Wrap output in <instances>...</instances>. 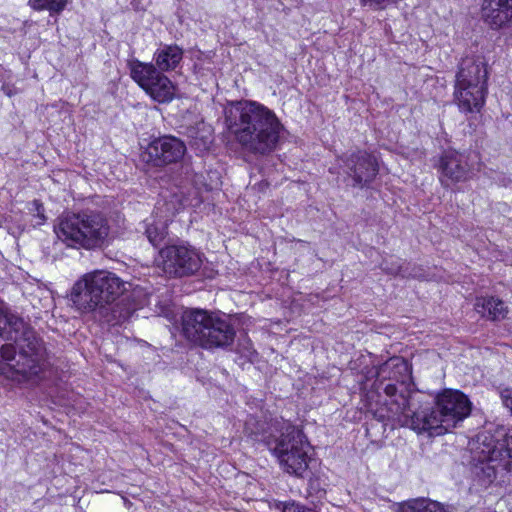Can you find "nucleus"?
<instances>
[{
    "instance_id": "obj_1",
    "label": "nucleus",
    "mask_w": 512,
    "mask_h": 512,
    "mask_svg": "<svg viewBox=\"0 0 512 512\" xmlns=\"http://www.w3.org/2000/svg\"><path fill=\"white\" fill-rule=\"evenodd\" d=\"M406 364L400 358H392L382 364L377 370L375 381L376 390H383L390 398L391 413L397 417L403 426H408L417 433H428L429 436L443 435L455 428L471 412L469 399L460 391L444 390L438 394L434 406L422 408L409 414V393L404 384L399 387L392 382L396 379L392 369L406 370Z\"/></svg>"
},
{
    "instance_id": "obj_2",
    "label": "nucleus",
    "mask_w": 512,
    "mask_h": 512,
    "mask_svg": "<svg viewBox=\"0 0 512 512\" xmlns=\"http://www.w3.org/2000/svg\"><path fill=\"white\" fill-rule=\"evenodd\" d=\"M226 125L242 148L267 155L277 148L283 125L276 114L262 104L239 101L226 112Z\"/></svg>"
},
{
    "instance_id": "obj_3",
    "label": "nucleus",
    "mask_w": 512,
    "mask_h": 512,
    "mask_svg": "<svg viewBox=\"0 0 512 512\" xmlns=\"http://www.w3.org/2000/svg\"><path fill=\"white\" fill-rule=\"evenodd\" d=\"M0 336L14 341L19 347L16 358V349L13 344H5L0 349V355L17 375L30 380L40 375L45 368L46 349L43 342L36 336L20 317L0 309Z\"/></svg>"
},
{
    "instance_id": "obj_4",
    "label": "nucleus",
    "mask_w": 512,
    "mask_h": 512,
    "mask_svg": "<svg viewBox=\"0 0 512 512\" xmlns=\"http://www.w3.org/2000/svg\"><path fill=\"white\" fill-rule=\"evenodd\" d=\"M54 231L69 247L94 250L108 245L111 227L104 213L87 209L63 213L58 217Z\"/></svg>"
},
{
    "instance_id": "obj_5",
    "label": "nucleus",
    "mask_w": 512,
    "mask_h": 512,
    "mask_svg": "<svg viewBox=\"0 0 512 512\" xmlns=\"http://www.w3.org/2000/svg\"><path fill=\"white\" fill-rule=\"evenodd\" d=\"M285 472L304 477L308 469L309 443L303 432L290 421L274 419L271 432L262 438Z\"/></svg>"
},
{
    "instance_id": "obj_6",
    "label": "nucleus",
    "mask_w": 512,
    "mask_h": 512,
    "mask_svg": "<svg viewBox=\"0 0 512 512\" xmlns=\"http://www.w3.org/2000/svg\"><path fill=\"white\" fill-rule=\"evenodd\" d=\"M182 334L205 349L226 348L233 344V325L215 313L203 309L185 310L181 317Z\"/></svg>"
},
{
    "instance_id": "obj_7",
    "label": "nucleus",
    "mask_w": 512,
    "mask_h": 512,
    "mask_svg": "<svg viewBox=\"0 0 512 512\" xmlns=\"http://www.w3.org/2000/svg\"><path fill=\"white\" fill-rule=\"evenodd\" d=\"M125 290V283L116 274L96 270L74 284L71 301L80 311H93L113 303Z\"/></svg>"
},
{
    "instance_id": "obj_8",
    "label": "nucleus",
    "mask_w": 512,
    "mask_h": 512,
    "mask_svg": "<svg viewBox=\"0 0 512 512\" xmlns=\"http://www.w3.org/2000/svg\"><path fill=\"white\" fill-rule=\"evenodd\" d=\"M487 93V70L481 58L462 60L456 74L454 99L463 113L479 112Z\"/></svg>"
},
{
    "instance_id": "obj_9",
    "label": "nucleus",
    "mask_w": 512,
    "mask_h": 512,
    "mask_svg": "<svg viewBox=\"0 0 512 512\" xmlns=\"http://www.w3.org/2000/svg\"><path fill=\"white\" fill-rule=\"evenodd\" d=\"M482 454L476 465V475L484 485L496 480L505 483L512 479V436L498 440Z\"/></svg>"
},
{
    "instance_id": "obj_10",
    "label": "nucleus",
    "mask_w": 512,
    "mask_h": 512,
    "mask_svg": "<svg viewBox=\"0 0 512 512\" xmlns=\"http://www.w3.org/2000/svg\"><path fill=\"white\" fill-rule=\"evenodd\" d=\"M131 78L156 102L169 103L176 94L173 82L158 71L153 63L133 59L128 62Z\"/></svg>"
},
{
    "instance_id": "obj_11",
    "label": "nucleus",
    "mask_w": 512,
    "mask_h": 512,
    "mask_svg": "<svg viewBox=\"0 0 512 512\" xmlns=\"http://www.w3.org/2000/svg\"><path fill=\"white\" fill-rule=\"evenodd\" d=\"M202 255L187 245H167L160 249L155 263L169 277L195 274L202 265Z\"/></svg>"
},
{
    "instance_id": "obj_12",
    "label": "nucleus",
    "mask_w": 512,
    "mask_h": 512,
    "mask_svg": "<svg viewBox=\"0 0 512 512\" xmlns=\"http://www.w3.org/2000/svg\"><path fill=\"white\" fill-rule=\"evenodd\" d=\"M439 168L441 171L440 180L444 185H448V182L467 181L473 175L470 154L456 150L444 151L440 158Z\"/></svg>"
},
{
    "instance_id": "obj_13",
    "label": "nucleus",
    "mask_w": 512,
    "mask_h": 512,
    "mask_svg": "<svg viewBox=\"0 0 512 512\" xmlns=\"http://www.w3.org/2000/svg\"><path fill=\"white\" fill-rule=\"evenodd\" d=\"M343 162L347 167L348 176L352 178L356 187L367 186L379 171L376 158L365 151L354 152L343 159Z\"/></svg>"
},
{
    "instance_id": "obj_14",
    "label": "nucleus",
    "mask_w": 512,
    "mask_h": 512,
    "mask_svg": "<svg viewBox=\"0 0 512 512\" xmlns=\"http://www.w3.org/2000/svg\"><path fill=\"white\" fill-rule=\"evenodd\" d=\"M185 151L186 146L181 140L173 136H163L152 141L145 154L147 162L161 166L179 161Z\"/></svg>"
},
{
    "instance_id": "obj_15",
    "label": "nucleus",
    "mask_w": 512,
    "mask_h": 512,
    "mask_svg": "<svg viewBox=\"0 0 512 512\" xmlns=\"http://www.w3.org/2000/svg\"><path fill=\"white\" fill-rule=\"evenodd\" d=\"M482 17L492 27H501L512 19V0H484Z\"/></svg>"
},
{
    "instance_id": "obj_16",
    "label": "nucleus",
    "mask_w": 512,
    "mask_h": 512,
    "mask_svg": "<svg viewBox=\"0 0 512 512\" xmlns=\"http://www.w3.org/2000/svg\"><path fill=\"white\" fill-rule=\"evenodd\" d=\"M168 210V204L158 203L155 218L151 222L145 223V234L149 242L155 247L162 243L168 235L167 223L169 216L166 215V211Z\"/></svg>"
},
{
    "instance_id": "obj_17",
    "label": "nucleus",
    "mask_w": 512,
    "mask_h": 512,
    "mask_svg": "<svg viewBox=\"0 0 512 512\" xmlns=\"http://www.w3.org/2000/svg\"><path fill=\"white\" fill-rule=\"evenodd\" d=\"M183 59V49L176 44H162L154 52L153 64L160 72L175 70Z\"/></svg>"
},
{
    "instance_id": "obj_18",
    "label": "nucleus",
    "mask_w": 512,
    "mask_h": 512,
    "mask_svg": "<svg viewBox=\"0 0 512 512\" xmlns=\"http://www.w3.org/2000/svg\"><path fill=\"white\" fill-rule=\"evenodd\" d=\"M395 512H450V506L430 498L418 497L398 503Z\"/></svg>"
},
{
    "instance_id": "obj_19",
    "label": "nucleus",
    "mask_w": 512,
    "mask_h": 512,
    "mask_svg": "<svg viewBox=\"0 0 512 512\" xmlns=\"http://www.w3.org/2000/svg\"><path fill=\"white\" fill-rule=\"evenodd\" d=\"M475 306L478 313L494 321L504 319L508 313L505 303L494 297L479 298Z\"/></svg>"
},
{
    "instance_id": "obj_20",
    "label": "nucleus",
    "mask_w": 512,
    "mask_h": 512,
    "mask_svg": "<svg viewBox=\"0 0 512 512\" xmlns=\"http://www.w3.org/2000/svg\"><path fill=\"white\" fill-rule=\"evenodd\" d=\"M187 135L190 138V145L199 151L207 150L212 143L211 129L204 123L188 128Z\"/></svg>"
},
{
    "instance_id": "obj_21",
    "label": "nucleus",
    "mask_w": 512,
    "mask_h": 512,
    "mask_svg": "<svg viewBox=\"0 0 512 512\" xmlns=\"http://www.w3.org/2000/svg\"><path fill=\"white\" fill-rule=\"evenodd\" d=\"M264 426V423H261L254 417H249L245 422L244 432L252 440L263 443L262 438H264V435H269L271 432V422L268 424L267 428Z\"/></svg>"
},
{
    "instance_id": "obj_22",
    "label": "nucleus",
    "mask_w": 512,
    "mask_h": 512,
    "mask_svg": "<svg viewBox=\"0 0 512 512\" xmlns=\"http://www.w3.org/2000/svg\"><path fill=\"white\" fill-rule=\"evenodd\" d=\"M381 268L387 274L402 276V277H416V274L408 272V267L403 260L400 258L390 257L389 259L383 260Z\"/></svg>"
},
{
    "instance_id": "obj_23",
    "label": "nucleus",
    "mask_w": 512,
    "mask_h": 512,
    "mask_svg": "<svg viewBox=\"0 0 512 512\" xmlns=\"http://www.w3.org/2000/svg\"><path fill=\"white\" fill-rule=\"evenodd\" d=\"M67 0H29L30 6L35 10H49L59 13L66 6Z\"/></svg>"
},
{
    "instance_id": "obj_24",
    "label": "nucleus",
    "mask_w": 512,
    "mask_h": 512,
    "mask_svg": "<svg viewBox=\"0 0 512 512\" xmlns=\"http://www.w3.org/2000/svg\"><path fill=\"white\" fill-rule=\"evenodd\" d=\"M398 0H360V4L363 7H367L370 10H384L388 6L397 3Z\"/></svg>"
},
{
    "instance_id": "obj_25",
    "label": "nucleus",
    "mask_w": 512,
    "mask_h": 512,
    "mask_svg": "<svg viewBox=\"0 0 512 512\" xmlns=\"http://www.w3.org/2000/svg\"><path fill=\"white\" fill-rule=\"evenodd\" d=\"M32 205L36 212L34 216L37 218L35 225H42L46 221V217L44 215V207L38 200H34Z\"/></svg>"
},
{
    "instance_id": "obj_26",
    "label": "nucleus",
    "mask_w": 512,
    "mask_h": 512,
    "mask_svg": "<svg viewBox=\"0 0 512 512\" xmlns=\"http://www.w3.org/2000/svg\"><path fill=\"white\" fill-rule=\"evenodd\" d=\"M307 509L295 502L282 503V512H305Z\"/></svg>"
},
{
    "instance_id": "obj_27",
    "label": "nucleus",
    "mask_w": 512,
    "mask_h": 512,
    "mask_svg": "<svg viewBox=\"0 0 512 512\" xmlns=\"http://www.w3.org/2000/svg\"><path fill=\"white\" fill-rule=\"evenodd\" d=\"M246 350V356H252L256 353V351L253 349L252 344L250 341H247V346H245Z\"/></svg>"
}]
</instances>
